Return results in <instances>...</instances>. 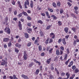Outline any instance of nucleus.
Returning a JSON list of instances; mask_svg holds the SVG:
<instances>
[{
  "label": "nucleus",
  "instance_id": "obj_7",
  "mask_svg": "<svg viewBox=\"0 0 79 79\" xmlns=\"http://www.w3.org/2000/svg\"><path fill=\"white\" fill-rule=\"evenodd\" d=\"M19 25L20 30H22V25L21 24L20 21L19 22Z\"/></svg>",
  "mask_w": 79,
  "mask_h": 79
},
{
  "label": "nucleus",
  "instance_id": "obj_53",
  "mask_svg": "<svg viewBox=\"0 0 79 79\" xmlns=\"http://www.w3.org/2000/svg\"><path fill=\"white\" fill-rule=\"evenodd\" d=\"M69 35H68L65 36V38L66 39H68V38H69Z\"/></svg>",
  "mask_w": 79,
  "mask_h": 79
},
{
  "label": "nucleus",
  "instance_id": "obj_60",
  "mask_svg": "<svg viewBox=\"0 0 79 79\" xmlns=\"http://www.w3.org/2000/svg\"><path fill=\"white\" fill-rule=\"evenodd\" d=\"M48 39L45 42L46 44H48Z\"/></svg>",
  "mask_w": 79,
  "mask_h": 79
},
{
  "label": "nucleus",
  "instance_id": "obj_34",
  "mask_svg": "<svg viewBox=\"0 0 79 79\" xmlns=\"http://www.w3.org/2000/svg\"><path fill=\"white\" fill-rule=\"evenodd\" d=\"M60 5H61V4H60V2H57V5L58 6H60Z\"/></svg>",
  "mask_w": 79,
  "mask_h": 79
},
{
  "label": "nucleus",
  "instance_id": "obj_52",
  "mask_svg": "<svg viewBox=\"0 0 79 79\" xmlns=\"http://www.w3.org/2000/svg\"><path fill=\"white\" fill-rule=\"evenodd\" d=\"M3 78L4 79H6V75H4V76H3Z\"/></svg>",
  "mask_w": 79,
  "mask_h": 79
},
{
  "label": "nucleus",
  "instance_id": "obj_44",
  "mask_svg": "<svg viewBox=\"0 0 79 79\" xmlns=\"http://www.w3.org/2000/svg\"><path fill=\"white\" fill-rule=\"evenodd\" d=\"M13 77V79H18V78H17L16 77V76H15V75H14Z\"/></svg>",
  "mask_w": 79,
  "mask_h": 79
},
{
  "label": "nucleus",
  "instance_id": "obj_17",
  "mask_svg": "<svg viewBox=\"0 0 79 79\" xmlns=\"http://www.w3.org/2000/svg\"><path fill=\"white\" fill-rule=\"evenodd\" d=\"M39 73V69H37L36 70L35 74L37 75Z\"/></svg>",
  "mask_w": 79,
  "mask_h": 79
},
{
  "label": "nucleus",
  "instance_id": "obj_63",
  "mask_svg": "<svg viewBox=\"0 0 79 79\" xmlns=\"http://www.w3.org/2000/svg\"><path fill=\"white\" fill-rule=\"evenodd\" d=\"M67 3H68V5H69V6H71L72 5L71 4V3H70V2H68Z\"/></svg>",
  "mask_w": 79,
  "mask_h": 79
},
{
  "label": "nucleus",
  "instance_id": "obj_26",
  "mask_svg": "<svg viewBox=\"0 0 79 79\" xmlns=\"http://www.w3.org/2000/svg\"><path fill=\"white\" fill-rule=\"evenodd\" d=\"M72 30L74 31V32H76V29L75 28H72Z\"/></svg>",
  "mask_w": 79,
  "mask_h": 79
},
{
  "label": "nucleus",
  "instance_id": "obj_29",
  "mask_svg": "<svg viewBox=\"0 0 79 79\" xmlns=\"http://www.w3.org/2000/svg\"><path fill=\"white\" fill-rule=\"evenodd\" d=\"M61 41H62V39H59L58 41V43H59V44H60Z\"/></svg>",
  "mask_w": 79,
  "mask_h": 79
},
{
  "label": "nucleus",
  "instance_id": "obj_31",
  "mask_svg": "<svg viewBox=\"0 0 79 79\" xmlns=\"http://www.w3.org/2000/svg\"><path fill=\"white\" fill-rule=\"evenodd\" d=\"M63 9H61L60 10V14H62V13H63Z\"/></svg>",
  "mask_w": 79,
  "mask_h": 79
},
{
  "label": "nucleus",
  "instance_id": "obj_13",
  "mask_svg": "<svg viewBox=\"0 0 79 79\" xmlns=\"http://www.w3.org/2000/svg\"><path fill=\"white\" fill-rule=\"evenodd\" d=\"M51 17L52 18H53V19L56 20V19H57V18L56 17V16L54 15H52Z\"/></svg>",
  "mask_w": 79,
  "mask_h": 79
},
{
  "label": "nucleus",
  "instance_id": "obj_16",
  "mask_svg": "<svg viewBox=\"0 0 79 79\" xmlns=\"http://www.w3.org/2000/svg\"><path fill=\"white\" fill-rule=\"evenodd\" d=\"M58 26H61V25H62V23H61V22L58 21Z\"/></svg>",
  "mask_w": 79,
  "mask_h": 79
},
{
  "label": "nucleus",
  "instance_id": "obj_1",
  "mask_svg": "<svg viewBox=\"0 0 79 79\" xmlns=\"http://www.w3.org/2000/svg\"><path fill=\"white\" fill-rule=\"evenodd\" d=\"M4 31L5 32L7 33V34H10V29L9 27H6Z\"/></svg>",
  "mask_w": 79,
  "mask_h": 79
},
{
  "label": "nucleus",
  "instance_id": "obj_35",
  "mask_svg": "<svg viewBox=\"0 0 79 79\" xmlns=\"http://www.w3.org/2000/svg\"><path fill=\"white\" fill-rule=\"evenodd\" d=\"M75 71L76 73H78L79 72V70H78V69L77 68H76V69L75 70Z\"/></svg>",
  "mask_w": 79,
  "mask_h": 79
},
{
  "label": "nucleus",
  "instance_id": "obj_27",
  "mask_svg": "<svg viewBox=\"0 0 79 79\" xmlns=\"http://www.w3.org/2000/svg\"><path fill=\"white\" fill-rule=\"evenodd\" d=\"M52 5L54 7H56V4L55 2H53L52 3Z\"/></svg>",
  "mask_w": 79,
  "mask_h": 79
},
{
  "label": "nucleus",
  "instance_id": "obj_55",
  "mask_svg": "<svg viewBox=\"0 0 79 79\" xmlns=\"http://www.w3.org/2000/svg\"><path fill=\"white\" fill-rule=\"evenodd\" d=\"M40 71H42V66H41L40 68Z\"/></svg>",
  "mask_w": 79,
  "mask_h": 79
},
{
  "label": "nucleus",
  "instance_id": "obj_11",
  "mask_svg": "<svg viewBox=\"0 0 79 79\" xmlns=\"http://www.w3.org/2000/svg\"><path fill=\"white\" fill-rule=\"evenodd\" d=\"M71 15L72 17H73V18H75L77 19V17L74 15V14L72 13L71 14Z\"/></svg>",
  "mask_w": 79,
  "mask_h": 79
},
{
  "label": "nucleus",
  "instance_id": "obj_5",
  "mask_svg": "<svg viewBox=\"0 0 79 79\" xmlns=\"http://www.w3.org/2000/svg\"><path fill=\"white\" fill-rule=\"evenodd\" d=\"M52 60V58H50L49 59H48L46 60V63H47V64H49L50 63V62H51V61Z\"/></svg>",
  "mask_w": 79,
  "mask_h": 79
},
{
  "label": "nucleus",
  "instance_id": "obj_25",
  "mask_svg": "<svg viewBox=\"0 0 79 79\" xmlns=\"http://www.w3.org/2000/svg\"><path fill=\"white\" fill-rule=\"evenodd\" d=\"M69 60H70V59H69L67 61H66L65 62V64H66V65H68V62L69 61Z\"/></svg>",
  "mask_w": 79,
  "mask_h": 79
},
{
  "label": "nucleus",
  "instance_id": "obj_50",
  "mask_svg": "<svg viewBox=\"0 0 79 79\" xmlns=\"http://www.w3.org/2000/svg\"><path fill=\"white\" fill-rule=\"evenodd\" d=\"M51 70H52L53 71V69H54V68H53V66H51Z\"/></svg>",
  "mask_w": 79,
  "mask_h": 79
},
{
  "label": "nucleus",
  "instance_id": "obj_51",
  "mask_svg": "<svg viewBox=\"0 0 79 79\" xmlns=\"http://www.w3.org/2000/svg\"><path fill=\"white\" fill-rule=\"evenodd\" d=\"M67 52H68V54L69 53V48H67Z\"/></svg>",
  "mask_w": 79,
  "mask_h": 79
},
{
  "label": "nucleus",
  "instance_id": "obj_24",
  "mask_svg": "<svg viewBox=\"0 0 79 79\" xmlns=\"http://www.w3.org/2000/svg\"><path fill=\"white\" fill-rule=\"evenodd\" d=\"M66 75L67 76V79H68V78L69 77L70 75L69 74V73H67L66 74Z\"/></svg>",
  "mask_w": 79,
  "mask_h": 79
},
{
  "label": "nucleus",
  "instance_id": "obj_49",
  "mask_svg": "<svg viewBox=\"0 0 79 79\" xmlns=\"http://www.w3.org/2000/svg\"><path fill=\"white\" fill-rule=\"evenodd\" d=\"M64 74H65V73H61V76H64Z\"/></svg>",
  "mask_w": 79,
  "mask_h": 79
},
{
  "label": "nucleus",
  "instance_id": "obj_64",
  "mask_svg": "<svg viewBox=\"0 0 79 79\" xmlns=\"http://www.w3.org/2000/svg\"><path fill=\"white\" fill-rule=\"evenodd\" d=\"M19 45V43H16L15 44L16 47H18V46Z\"/></svg>",
  "mask_w": 79,
  "mask_h": 79
},
{
  "label": "nucleus",
  "instance_id": "obj_54",
  "mask_svg": "<svg viewBox=\"0 0 79 79\" xmlns=\"http://www.w3.org/2000/svg\"><path fill=\"white\" fill-rule=\"evenodd\" d=\"M70 64L71 65L73 64V61H72L70 63Z\"/></svg>",
  "mask_w": 79,
  "mask_h": 79
},
{
  "label": "nucleus",
  "instance_id": "obj_19",
  "mask_svg": "<svg viewBox=\"0 0 79 79\" xmlns=\"http://www.w3.org/2000/svg\"><path fill=\"white\" fill-rule=\"evenodd\" d=\"M38 23H40L41 24H43V22L41 20H39L38 21Z\"/></svg>",
  "mask_w": 79,
  "mask_h": 79
},
{
  "label": "nucleus",
  "instance_id": "obj_2",
  "mask_svg": "<svg viewBox=\"0 0 79 79\" xmlns=\"http://www.w3.org/2000/svg\"><path fill=\"white\" fill-rule=\"evenodd\" d=\"M27 5H29V0H26V1L25 2V8H26V9L27 8Z\"/></svg>",
  "mask_w": 79,
  "mask_h": 79
},
{
  "label": "nucleus",
  "instance_id": "obj_39",
  "mask_svg": "<svg viewBox=\"0 0 79 79\" xmlns=\"http://www.w3.org/2000/svg\"><path fill=\"white\" fill-rule=\"evenodd\" d=\"M50 25H49L47 26L46 27V29H47V30H48V29H50Z\"/></svg>",
  "mask_w": 79,
  "mask_h": 79
},
{
  "label": "nucleus",
  "instance_id": "obj_40",
  "mask_svg": "<svg viewBox=\"0 0 79 79\" xmlns=\"http://www.w3.org/2000/svg\"><path fill=\"white\" fill-rule=\"evenodd\" d=\"M15 52H17V53H18V52H19V50H18V49L16 48H15Z\"/></svg>",
  "mask_w": 79,
  "mask_h": 79
},
{
  "label": "nucleus",
  "instance_id": "obj_56",
  "mask_svg": "<svg viewBox=\"0 0 79 79\" xmlns=\"http://www.w3.org/2000/svg\"><path fill=\"white\" fill-rule=\"evenodd\" d=\"M32 66H33V63H31V64H29V66L30 67H32Z\"/></svg>",
  "mask_w": 79,
  "mask_h": 79
},
{
  "label": "nucleus",
  "instance_id": "obj_43",
  "mask_svg": "<svg viewBox=\"0 0 79 79\" xmlns=\"http://www.w3.org/2000/svg\"><path fill=\"white\" fill-rule=\"evenodd\" d=\"M28 31H30V32H32V29H31L30 28H28Z\"/></svg>",
  "mask_w": 79,
  "mask_h": 79
},
{
  "label": "nucleus",
  "instance_id": "obj_37",
  "mask_svg": "<svg viewBox=\"0 0 79 79\" xmlns=\"http://www.w3.org/2000/svg\"><path fill=\"white\" fill-rule=\"evenodd\" d=\"M49 76L50 77L49 79H52V78H53V76L52 75V74H51L49 75Z\"/></svg>",
  "mask_w": 79,
  "mask_h": 79
},
{
  "label": "nucleus",
  "instance_id": "obj_4",
  "mask_svg": "<svg viewBox=\"0 0 79 79\" xmlns=\"http://www.w3.org/2000/svg\"><path fill=\"white\" fill-rule=\"evenodd\" d=\"M49 35L50 37H52V39H55V34H54L53 33H50Z\"/></svg>",
  "mask_w": 79,
  "mask_h": 79
},
{
  "label": "nucleus",
  "instance_id": "obj_42",
  "mask_svg": "<svg viewBox=\"0 0 79 79\" xmlns=\"http://www.w3.org/2000/svg\"><path fill=\"white\" fill-rule=\"evenodd\" d=\"M18 17H19V18H20V17H21V16H22V13H21L20 14H19L18 15Z\"/></svg>",
  "mask_w": 79,
  "mask_h": 79
},
{
  "label": "nucleus",
  "instance_id": "obj_18",
  "mask_svg": "<svg viewBox=\"0 0 79 79\" xmlns=\"http://www.w3.org/2000/svg\"><path fill=\"white\" fill-rule=\"evenodd\" d=\"M22 14L24 15L25 16H28V15H27V13H26V12H22Z\"/></svg>",
  "mask_w": 79,
  "mask_h": 79
},
{
  "label": "nucleus",
  "instance_id": "obj_38",
  "mask_svg": "<svg viewBox=\"0 0 79 79\" xmlns=\"http://www.w3.org/2000/svg\"><path fill=\"white\" fill-rule=\"evenodd\" d=\"M76 66L74 65L72 67V69H73V70H74V69H76Z\"/></svg>",
  "mask_w": 79,
  "mask_h": 79
},
{
  "label": "nucleus",
  "instance_id": "obj_62",
  "mask_svg": "<svg viewBox=\"0 0 79 79\" xmlns=\"http://www.w3.org/2000/svg\"><path fill=\"white\" fill-rule=\"evenodd\" d=\"M74 12L77 15L78 14V11L77 10H75L74 11Z\"/></svg>",
  "mask_w": 79,
  "mask_h": 79
},
{
  "label": "nucleus",
  "instance_id": "obj_46",
  "mask_svg": "<svg viewBox=\"0 0 79 79\" xmlns=\"http://www.w3.org/2000/svg\"><path fill=\"white\" fill-rule=\"evenodd\" d=\"M74 9L75 10H78V7L77 6H75L74 7Z\"/></svg>",
  "mask_w": 79,
  "mask_h": 79
},
{
  "label": "nucleus",
  "instance_id": "obj_15",
  "mask_svg": "<svg viewBox=\"0 0 79 79\" xmlns=\"http://www.w3.org/2000/svg\"><path fill=\"white\" fill-rule=\"evenodd\" d=\"M24 35H25V37H26V38H28V37H29V35H28V34L26 33H24Z\"/></svg>",
  "mask_w": 79,
  "mask_h": 79
},
{
  "label": "nucleus",
  "instance_id": "obj_59",
  "mask_svg": "<svg viewBox=\"0 0 79 79\" xmlns=\"http://www.w3.org/2000/svg\"><path fill=\"white\" fill-rule=\"evenodd\" d=\"M46 14L47 16H48V15H48V11L46 12Z\"/></svg>",
  "mask_w": 79,
  "mask_h": 79
},
{
  "label": "nucleus",
  "instance_id": "obj_8",
  "mask_svg": "<svg viewBox=\"0 0 79 79\" xmlns=\"http://www.w3.org/2000/svg\"><path fill=\"white\" fill-rule=\"evenodd\" d=\"M62 43H63V45H65L66 44V42L65 41V39L64 38L62 40Z\"/></svg>",
  "mask_w": 79,
  "mask_h": 79
},
{
  "label": "nucleus",
  "instance_id": "obj_28",
  "mask_svg": "<svg viewBox=\"0 0 79 79\" xmlns=\"http://www.w3.org/2000/svg\"><path fill=\"white\" fill-rule=\"evenodd\" d=\"M48 10L49 11H51V13H53V9H52L48 8Z\"/></svg>",
  "mask_w": 79,
  "mask_h": 79
},
{
  "label": "nucleus",
  "instance_id": "obj_14",
  "mask_svg": "<svg viewBox=\"0 0 79 79\" xmlns=\"http://www.w3.org/2000/svg\"><path fill=\"white\" fill-rule=\"evenodd\" d=\"M68 30H69V28L66 27L64 28V31H65L66 33H67L68 32Z\"/></svg>",
  "mask_w": 79,
  "mask_h": 79
},
{
  "label": "nucleus",
  "instance_id": "obj_48",
  "mask_svg": "<svg viewBox=\"0 0 79 79\" xmlns=\"http://www.w3.org/2000/svg\"><path fill=\"white\" fill-rule=\"evenodd\" d=\"M27 25L28 26H30V27H31V23H28L27 24Z\"/></svg>",
  "mask_w": 79,
  "mask_h": 79
},
{
  "label": "nucleus",
  "instance_id": "obj_57",
  "mask_svg": "<svg viewBox=\"0 0 79 79\" xmlns=\"http://www.w3.org/2000/svg\"><path fill=\"white\" fill-rule=\"evenodd\" d=\"M60 55H61L63 53V52L62 51V50H60Z\"/></svg>",
  "mask_w": 79,
  "mask_h": 79
},
{
  "label": "nucleus",
  "instance_id": "obj_12",
  "mask_svg": "<svg viewBox=\"0 0 79 79\" xmlns=\"http://www.w3.org/2000/svg\"><path fill=\"white\" fill-rule=\"evenodd\" d=\"M39 48V51H42V46L41 45H39L38 46Z\"/></svg>",
  "mask_w": 79,
  "mask_h": 79
},
{
  "label": "nucleus",
  "instance_id": "obj_22",
  "mask_svg": "<svg viewBox=\"0 0 79 79\" xmlns=\"http://www.w3.org/2000/svg\"><path fill=\"white\" fill-rule=\"evenodd\" d=\"M11 45H12V44H11V41H10L8 44V47H11Z\"/></svg>",
  "mask_w": 79,
  "mask_h": 79
},
{
  "label": "nucleus",
  "instance_id": "obj_9",
  "mask_svg": "<svg viewBox=\"0 0 79 79\" xmlns=\"http://www.w3.org/2000/svg\"><path fill=\"white\" fill-rule=\"evenodd\" d=\"M31 3H30V6L31 8H33V6H34V3H33V1H31Z\"/></svg>",
  "mask_w": 79,
  "mask_h": 79
},
{
  "label": "nucleus",
  "instance_id": "obj_21",
  "mask_svg": "<svg viewBox=\"0 0 79 79\" xmlns=\"http://www.w3.org/2000/svg\"><path fill=\"white\" fill-rule=\"evenodd\" d=\"M9 40V39L8 38H6L3 39V41L4 42H7Z\"/></svg>",
  "mask_w": 79,
  "mask_h": 79
},
{
  "label": "nucleus",
  "instance_id": "obj_45",
  "mask_svg": "<svg viewBox=\"0 0 79 79\" xmlns=\"http://www.w3.org/2000/svg\"><path fill=\"white\" fill-rule=\"evenodd\" d=\"M15 1H13L12 2V4L13 5H15Z\"/></svg>",
  "mask_w": 79,
  "mask_h": 79
},
{
  "label": "nucleus",
  "instance_id": "obj_47",
  "mask_svg": "<svg viewBox=\"0 0 79 79\" xmlns=\"http://www.w3.org/2000/svg\"><path fill=\"white\" fill-rule=\"evenodd\" d=\"M8 17H6L5 18L6 22V23L8 21Z\"/></svg>",
  "mask_w": 79,
  "mask_h": 79
},
{
  "label": "nucleus",
  "instance_id": "obj_30",
  "mask_svg": "<svg viewBox=\"0 0 79 79\" xmlns=\"http://www.w3.org/2000/svg\"><path fill=\"white\" fill-rule=\"evenodd\" d=\"M27 18L28 20H31V18L29 16H27Z\"/></svg>",
  "mask_w": 79,
  "mask_h": 79
},
{
  "label": "nucleus",
  "instance_id": "obj_23",
  "mask_svg": "<svg viewBox=\"0 0 79 79\" xmlns=\"http://www.w3.org/2000/svg\"><path fill=\"white\" fill-rule=\"evenodd\" d=\"M40 36H43V35H44V33H43V32H42V31H41L40 32Z\"/></svg>",
  "mask_w": 79,
  "mask_h": 79
},
{
  "label": "nucleus",
  "instance_id": "obj_10",
  "mask_svg": "<svg viewBox=\"0 0 79 79\" xmlns=\"http://www.w3.org/2000/svg\"><path fill=\"white\" fill-rule=\"evenodd\" d=\"M34 61H35V62L36 63H38L39 65H40V64H41V63H40V62L37 61V60L35 59L34 60Z\"/></svg>",
  "mask_w": 79,
  "mask_h": 79
},
{
  "label": "nucleus",
  "instance_id": "obj_3",
  "mask_svg": "<svg viewBox=\"0 0 79 79\" xmlns=\"http://www.w3.org/2000/svg\"><path fill=\"white\" fill-rule=\"evenodd\" d=\"M24 56H23V58L24 59V60H26L27 59V58H28V56H27V55L26 54V52L25 51H24Z\"/></svg>",
  "mask_w": 79,
  "mask_h": 79
},
{
  "label": "nucleus",
  "instance_id": "obj_32",
  "mask_svg": "<svg viewBox=\"0 0 79 79\" xmlns=\"http://www.w3.org/2000/svg\"><path fill=\"white\" fill-rule=\"evenodd\" d=\"M67 57H68V55H67V54H66L64 58V60H66L67 59Z\"/></svg>",
  "mask_w": 79,
  "mask_h": 79
},
{
  "label": "nucleus",
  "instance_id": "obj_20",
  "mask_svg": "<svg viewBox=\"0 0 79 79\" xmlns=\"http://www.w3.org/2000/svg\"><path fill=\"white\" fill-rule=\"evenodd\" d=\"M56 54L57 55H60V51L58 50L56 51Z\"/></svg>",
  "mask_w": 79,
  "mask_h": 79
},
{
  "label": "nucleus",
  "instance_id": "obj_33",
  "mask_svg": "<svg viewBox=\"0 0 79 79\" xmlns=\"http://www.w3.org/2000/svg\"><path fill=\"white\" fill-rule=\"evenodd\" d=\"M31 45V42L28 43L27 44V47H30Z\"/></svg>",
  "mask_w": 79,
  "mask_h": 79
},
{
  "label": "nucleus",
  "instance_id": "obj_58",
  "mask_svg": "<svg viewBox=\"0 0 79 79\" xmlns=\"http://www.w3.org/2000/svg\"><path fill=\"white\" fill-rule=\"evenodd\" d=\"M53 50V48H51V49L49 50V53H52V50Z\"/></svg>",
  "mask_w": 79,
  "mask_h": 79
},
{
  "label": "nucleus",
  "instance_id": "obj_61",
  "mask_svg": "<svg viewBox=\"0 0 79 79\" xmlns=\"http://www.w3.org/2000/svg\"><path fill=\"white\" fill-rule=\"evenodd\" d=\"M17 19H17V18H14L13 19V20H15V21H17Z\"/></svg>",
  "mask_w": 79,
  "mask_h": 79
},
{
  "label": "nucleus",
  "instance_id": "obj_41",
  "mask_svg": "<svg viewBox=\"0 0 79 79\" xmlns=\"http://www.w3.org/2000/svg\"><path fill=\"white\" fill-rule=\"evenodd\" d=\"M60 48L61 50H62V51H63V50H64V47L63 46H61L60 47Z\"/></svg>",
  "mask_w": 79,
  "mask_h": 79
},
{
  "label": "nucleus",
  "instance_id": "obj_6",
  "mask_svg": "<svg viewBox=\"0 0 79 79\" xmlns=\"http://www.w3.org/2000/svg\"><path fill=\"white\" fill-rule=\"evenodd\" d=\"M22 77L25 79H29V78L27 76L25 75L24 74H22Z\"/></svg>",
  "mask_w": 79,
  "mask_h": 79
},
{
  "label": "nucleus",
  "instance_id": "obj_36",
  "mask_svg": "<svg viewBox=\"0 0 79 79\" xmlns=\"http://www.w3.org/2000/svg\"><path fill=\"white\" fill-rule=\"evenodd\" d=\"M52 42H53V39H50L49 43L50 44V43H52Z\"/></svg>",
  "mask_w": 79,
  "mask_h": 79
}]
</instances>
